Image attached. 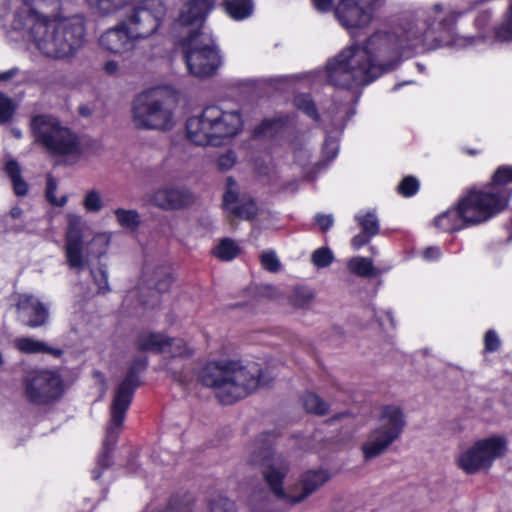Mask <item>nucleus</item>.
<instances>
[{
    "mask_svg": "<svg viewBox=\"0 0 512 512\" xmlns=\"http://www.w3.org/2000/svg\"><path fill=\"white\" fill-rule=\"evenodd\" d=\"M164 354H168L171 357H187L192 354V350L188 347L186 342L182 339L168 338L165 344Z\"/></svg>",
    "mask_w": 512,
    "mask_h": 512,
    "instance_id": "e433bc0d",
    "label": "nucleus"
},
{
    "mask_svg": "<svg viewBox=\"0 0 512 512\" xmlns=\"http://www.w3.org/2000/svg\"><path fill=\"white\" fill-rule=\"evenodd\" d=\"M213 2L214 0H191L183 5L178 22L185 29L187 36L205 32L203 23Z\"/></svg>",
    "mask_w": 512,
    "mask_h": 512,
    "instance_id": "6ab92c4d",
    "label": "nucleus"
},
{
    "mask_svg": "<svg viewBox=\"0 0 512 512\" xmlns=\"http://www.w3.org/2000/svg\"><path fill=\"white\" fill-rule=\"evenodd\" d=\"M260 262L262 267L270 272H277L281 267L280 260L273 250L263 251L260 255Z\"/></svg>",
    "mask_w": 512,
    "mask_h": 512,
    "instance_id": "79ce46f5",
    "label": "nucleus"
},
{
    "mask_svg": "<svg viewBox=\"0 0 512 512\" xmlns=\"http://www.w3.org/2000/svg\"><path fill=\"white\" fill-rule=\"evenodd\" d=\"M166 12L167 7L163 0H136L132 9L126 13L121 22L139 42L157 32Z\"/></svg>",
    "mask_w": 512,
    "mask_h": 512,
    "instance_id": "4468645a",
    "label": "nucleus"
},
{
    "mask_svg": "<svg viewBox=\"0 0 512 512\" xmlns=\"http://www.w3.org/2000/svg\"><path fill=\"white\" fill-rule=\"evenodd\" d=\"M508 452V441L500 435H493L475 441L456 457L457 466L466 474L488 470L498 458Z\"/></svg>",
    "mask_w": 512,
    "mask_h": 512,
    "instance_id": "ddd939ff",
    "label": "nucleus"
},
{
    "mask_svg": "<svg viewBox=\"0 0 512 512\" xmlns=\"http://www.w3.org/2000/svg\"><path fill=\"white\" fill-rule=\"evenodd\" d=\"M61 0H3L0 25L21 33L43 56L65 60L74 57L85 44L82 17H61Z\"/></svg>",
    "mask_w": 512,
    "mask_h": 512,
    "instance_id": "f03ea898",
    "label": "nucleus"
},
{
    "mask_svg": "<svg viewBox=\"0 0 512 512\" xmlns=\"http://www.w3.org/2000/svg\"><path fill=\"white\" fill-rule=\"evenodd\" d=\"M17 311L18 319L30 328L43 326L48 320L47 308L32 295H20Z\"/></svg>",
    "mask_w": 512,
    "mask_h": 512,
    "instance_id": "4be33fe9",
    "label": "nucleus"
},
{
    "mask_svg": "<svg viewBox=\"0 0 512 512\" xmlns=\"http://www.w3.org/2000/svg\"><path fill=\"white\" fill-rule=\"evenodd\" d=\"M237 162V155L235 151L229 149L216 158V166L221 171H228L234 167Z\"/></svg>",
    "mask_w": 512,
    "mask_h": 512,
    "instance_id": "37998d69",
    "label": "nucleus"
},
{
    "mask_svg": "<svg viewBox=\"0 0 512 512\" xmlns=\"http://www.w3.org/2000/svg\"><path fill=\"white\" fill-rule=\"evenodd\" d=\"M405 425V415L399 406H383L375 427L361 445L364 460L370 461L385 453L395 441L400 439Z\"/></svg>",
    "mask_w": 512,
    "mask_h": 512,
    "instance_id": "1a4fd4ad",
    "label": "nucleus"
},
{
    "mask_svg": "<svg viewBox=\"0 0 512 512\" xmlns=\"http://www.w3.org/2000/svg\"><path fill=\"white\" fill-rule=\"evenodd\" d=\"M95 284L98 287V293H105L109 290L107 271L100 268L97 272H92Z\"/></svg>",
    "mask_w": 512,
    "mask_h": 512,
    "instance_id": "de8ad7c7",
    "label": "nucleus"
},
{
    "mask_svg": "<svg viewBox=\"0 0 512 512\" xmlns=\"http://www.w3.org/2000/svg\"><path fill=\"white\" fill-rule=\"evenodd\" d=\"M374 12L373 0H340L334 9L337 20L352 37L371 23Z\"/></svg>",
    "mask_w": 512,
    "mask_h": 512,
    "instance_id": "dca6fc26",
    "label": "nucleus"
},
{
    "mask_svg": "<svg viewBox=\"0 0 512 512\" xmlns=\"http://www.w3.org/2000/svg\"><path fill=\"white\" fill-rule=\"evenodd\" d=\"M227 14L234 20H243L250 17L254 10L252 0H224Z\"/></svg>",
    "mask_w": 512,
    "mask_h": 512,
    "instance_id": "bb28decb",
    "label": "nucleus"
},
{
    "mask_svg": "<svg viewBox=\"0 0 512 512\" xmlns=\"http://www.w3.org/2000/svg\"><path fill=\"white\" fill-rule=\"evenodd\" d=\"M209 512H235V507L230 500L219 498L211 503Z\"/></svg>",
    "mask_w": 512,
    "mask_h": 512,
    "instance_id": "09e8293b",
    "label": "nucleus"
},
{
    "mask_svg": "<svg viewBox=\"0 0 512 512\" xmlns=\"http://www.w3.org/2000/svg\"><path fill=\"white\" fill-rule=\"evenodd\" d=\"M188 72L198 78L213 75L222 64V56L208 32L188 35L182 42Z\"/></svg>",
    "mask_w": 512,
    "mask_h": 512,
    "instance_id": "9b49d317",
    "label": "nucleus"
},
{
    "mask_svg": "<svg viewBox=\"0 0 512 512\" xmlns=\"http://www.w3.org/2000/svg\"><path fill=\"white\" fill-rule=\"evenodd\" d=\"M485 349L489 352H495L500 346V339L496 332L488 331L484 338Z\"/></svg>",
    "mask_w": 512,
    "mask_h": 512,
    "instance_id": "3c124183",
    "label": "nucleus"
},
{
    "mask_svg": "<svg viewBox=\"0 0 512 512\" xmlns=\"http://www.w3.org/2000/svg\"><path fill=\"white\" fill-rule=\"evenodd\" d=\"M84 221L80 215L70 213L67 215V230L65 235V256L70 268L83 270L89 261V256L101 257L106 254L111 238V232H100L94 235L87 244V251L83 244Z\"/></svg>",
    "mask_w": 512,
    "mask_h": 512,
    "instance_id": "6e6552de",
    "label": "nucleus"
},
{
    "mask_svg": "<svg viewBox=\"0 0 512 512\" xmlns=\"http://www.w3.org/2000/svg\"><path fill=\"white\" fill-rule=\"evenodd\" d=\"M458 14L450 7L434 4L415 18L387 31L374 33L364 45L343 49L326 65V77L334 86L367 85L394 69L402 57L419 49L458 45L454 26Z\"/></svg>",
    "mask_w": 512,
    "mask_h": 512,
    "instance_id": "f257e3e1",
    "label": "nucleus"
},
{
    "mask_svg": "<svg viewBox=\"0 0 512 512\" xmlns=\"http://www.w3.org/2000/svg\"><path fill=\"white\" fill-rule=\"evenodd\" d=\"M387 315H388V317L390 318V321L392 322L391 314H390V313H388Z\"/></svg>",
    "mask_w": 512,
    "mask_h": 512,
    "instance_id": "0e129e2a",
    "label": "nucleus"
},
{
    "mask_svg": "<svg viewBox=\"0 0 512 512\" xmlns=\"http://www.w3.org/2000/svg\"><path fill=\"white\" fill-rule=\"evenodd\" d=\"M355 221L361 227L362 231L368 236L374 237L379 232V221L375 211H359L354 216Z\"/></svg>",
    "mask_w": 512,
    "mask_h": 512,
    "instance_id": "c756f323",
    "label": "nucleus"
},
{
    "mask_svg": "<svg viewBox=\"0 0 512 512\" xmlns=\"http://www.w3.org/2000/svg\"><path fill=\"white\" fill-rule=\"evenodd\" d=\"M223 205L226 210L244 220L254 218L258 212L257 205L253 200L239 198L238 185L232 178L227 179Z\"/></svg>",
    "mask_w": 512,
    "mask_h": 512,
    "instance_id": "412c9836",
    "label": "nucleus"
},
{
    "mask_svg": "<svg viewBox=\"0 0 512 512\" xmlns=\"http://www.w3.org/2000/svg\"><path fill=\"white\" fill-rule=\"evenodd\" d=\"M14 112V104L4 94L0 93V123L8 121Z\"/></svg>",
    "mask_w": 512,
    "mask_h": 512,
    "instance_id": "49530a36",
    "label": "nucleus"
},
{
    "mask_svg": "<svg viewBox=\"0 0 512 512\" xmlns=\"http://www.w3.org/2000/svg\"><path fill=\"white\" fill-rule=\"evenodd\" d=\"M419 189V182L412 176L405 177L398 186V191L405 197L413 196Z\"/></svg>",
    "mask_w": 512,
    "mask_h": 512,
    "instance_id": "a18cd8bd",
    "label": "nucleus"
},
{
    "mask_svg": "<svg viewBox=\"0 0 512 512\" xmlns=\"http://www.w3.org/2000/svg\"><path fill=\"white\" fill-rule=\"evenodd\" d=\"M338 150V140L331 137H327L323 147V153L325 157H327L329 161L333 160L337 156Z\"/></svg>",
    "mask_w": 512,
    "mask_h": 512,
    "instance_id": "8fccbe9b",
    "label": "nucleus"
},
{
    "mask_svg": "<svg viewBox=\"0 0 512 512\" xmlns=\"http://www.w3.org/2000/svg\"><path fill=\"white\" fill-rule=\"evenodd\" d=\"M89 7L99 15H113L127 6L132 5L136 0H86Z\"/></svg>",
    "mask_w": 512,
    "mask_h": 512,
    "instance_id": "393cba45",
    "label": "nucleus"
},
{
    "mask_svg": "<svg viewBox=\"0 0 512 512\" xmlns=\"http://www.w3.org/2000/svg\"><path fill=\"white\" fill-rule=\"evenodd\" d=\"M422 257L426 261H435L441 257V251L438 247H427L423 250Z\"/></svg>",
    "mask_w": 512,
    "mask_h": 512,
    "instance_id": "5fc2aeb1",
    "label": "nucleus"
},
{
    "mask_svg": "<svg viewBox=\"0 0 512 512\" xmlns=\"http://www.w3.org/2000/svg\"><path fill=\"white\" fill-rule=\"evenodd\" d=\"M293 162L300 167L305 168L310 160V152L302 140L294 139L289 145Z\"/></svg>",
    "mask_w": 512,
    "mask_h": 512,
    "instance_id": "f704fd0d",
    "label": "nucleus"
},
{
    "mask_svg": "<svg viewBox=\"0 0 512 512\" xmlns=\"http://www.w3.org/2000/svg\"><path fill=\"white\" fill-rule=\"evenodd\" d=\"M172 281V276L167 267L161 266L154 270L146 269L140 285L128 292L125 302H132L137 299L139 303L148 305L150 300L146 297H149L152 299L151 306H153L159 301V293L167 291Z\"/></svg>",
    "mask_w": 512,
    "mask_h": 512,
    "instance_id": "f3484780",
    "label": "nucleus"
},
{
    "mask_svg": "<svg viewBox=\"0 0 512 512\" xmlns=\"http://www.w3.org/2000/svg\"><path fill=\"white\" fill-rule=\"evenodd\" d=\"M248 453L249 463L262 468L264 480L274 496L290 504L304 501L331 478L327 470H309L302 474L299 483L285 485L289 463L282 454L274 450L270 434H263L250 444Z\"/></svg>",
    "mask_w": 512,
    "mask_h": 512,
    "instance_id": "7ed1b4c3",
    "label": "nucleus"
},
{
    "mask_svg": "<svg viewBox=\"0 0 512 512\" xmlns=\"http://www.w3.org/2000/svg\"><path fill=\"white\" fill-rule=\"evenodd\" d=\"M243 130L242 115L238 110H224L217 105L205 107L186 121V136L196 145L220 146Z\"/></svg>",
    "mask_w": 512,
    "mask_h": 512,
    "instance_id": "39448f33",
    "label": "nucleus"
},
{
    "mask_svg": "<svg viewBox=\"0 0 512 512\" xmlns=\"http://www.w3.org/2000/svg\"><path fill=\"white\" fill-rule=\"evenodd\" d=\"M314 219L323 232L329 230L334 223V218L331 214H317Z\"/></svg>",
    "mask_w": 512,
    "mask_h": 512,
    "instance_id": "864d4df0",
    "label": "nucleus"
},
{
    "mask_svg": "<svg viewBox=\"0 0 512 512\" xmlns=\"http://www.w3.org/2000/svg\"><path fill=\"white\" fill-rule=\"evenodd\" d=\"M21 171V167L16 160L10 159L6 162L5 172L11 180L13 190L17 196H24L28 192V184L22 178Z\"/></svg>",
    "mask_w": 512,
    "mask_h": 512,
    "instance_id": "cd10ccee",
    "label": "nucleus"
},
{
    "mask_svg": "<svg viewBox=\"0 0 512 512\" xmlns=\"http://www.w3.org/2000/svg\"><path fill=\"white\" fill-rule=\"evenodd\" d=\"M56 190H57V184L56 181L49 177L47 180V187H46V197L48 201L58 207H62L67 202V197L63 196L61 198L56 197Z\"/></svg>",
    "mask_w": 512,
    "mask_h": 512,
    "instance_id": "c03bdc74",
    "label": "nucleus"
},
{
    "mask_svg": "<svg viewBox=\"0 0 512 512\" xmlns=\"http://www.w3.org/2000/svg\"><path fill=\"white\" fill-rule=\"evenodd\" d=\"M113 214L118 225L131 232L136 231L141 223L140 215L134 209L117 208Z\"/></svg>",
    "mask_w": 512,
    "mask_h": 512,
    "instance_id": "c85d7f7f",
    "label": "nucleus"
},
{
    "mask_svg": "<svg viewBox=\"0 0 512 512\" xmlns=\"http://www.w3.org/2000/svg\"><path fill=\"white\" fill-rule=\"evenodd\" d=\"M22 213H23V211H22V209L20 207H13L10 210L11 217H13L15 219L20 218Z\"/></svg>",
    "mask_w": 512,
    "mask_h": 512,
    "instance_id": "bf43d9fd",
    "label": "nucleus"
},
{
    "mask_svg": "<svg viewBox=\"0 0 512 512\" xmlns=\"http://www.w3.org/2000/svg\"><path fill=\"white\" fill-rule=\"evenodd\" d=\"M371 238H372V236H368L366 233H364L362 231V233H360L352 238L351 244L354 249H359L362 246L366 245L370 241Z\"/></svg>",
    "mask_w": 512,
    "mask_h": 512,
    "instance_id": "6e6d98bb",
    "label": "nucleus"
},
{
    "mask_svg": "<svg viewBox=\"0 0 512 512\" xmlns=\"http://www.w3.org/2000/svg\"><path fill=\"white\" fill-rule=\"evenodd\" d=\"M348 269L361 277H370L374 275L372 260L365 257H354L348 262Z\"/></svg>",
    "mask_w": 512,
    "mask_h": 512,
    "instance_id": "72a5a7b5",
    "label": "nucleus"
},
{
    "mask_svg": "<svg viewBox=\"0 0 512 512\" xmlns=\"http://www.w3.org/2000/svg\"><path fill=\"white\" fill-rule=\"evenodd\" d=\"M212 253L221 261H231L240 253V247L234 240L223 238L219 244L213 248Z\"/></svg>",
    "mask_w": 512,
    "mask_h": 512,
    "instance_id": "7c9ffc66",
    "label": "nucleus"
},
{
    "mask_svg": "<svg viewBox=\"0 0 512 512\" xmlns=\"http://www.w3.org/2000/svg\"><path fill=\"white\" fill-rule=\"evenodd\" d=\"M104 203L101 193L98 190H89L83 198V207L87 212L98 213L103 208Z\"/></svg>",
    "mask_w": 512,
    "mask_h": 512,
    "instance_id": "58836bf2",
    "label": "nucleus"
},
{
    "mask_svg": "<svg viewBox=\"0 0 512 512\" xmlns=\"http://www.w3.org/2000/svg\"><path fill=\"white\" fill-rule=\"evenodd\" d=\"M15 347L26 354L50 353L51 349L43 342L30 337L15 339Z\"/></svg>",
    "mask_w": 512,
    "mask_h": 512,
    "instance_id": "473e14b6",
    "label": "nucleus"
},
{
    "mask_svg": "<svg viewBox=\"0 0 512 512\" xmlns=\"http://www.w3.org/2000/svg\"><path fill=\"white\" fill-rule=\"evenodd\" d=\"M172 376L179 383H182V384L186 383V377H184L181 373H177L175 371H172Z\"/></svg>",
    "mask_w": 512,
    "mask_h": 512,
    "instance_id": "052dcab7",
    "label": "nucleus"
},
{
    "mask_svg": "<svg viewBox=\"0 0 512 512\" xmlns=\"http://www.w3.org/2000/svg\"><path fill=\"white\" fill-rule=\"evenodd\" d=\"M199 381L213 389L223 404H231L246 397L259 385L266 384L258 365H243L237 360H213L207 362L198 372Z\"/></svg>",
    "mask_w": 512,
    "mask_h": 512,
    "instance_id": "20e7f679",
    "label": "nucleus"
},
{
    "mask_svg": "<svg viewBox=\"0 0 512 512\" xmlns=\"http://www.w3.org/2000/svg\"><path fill=\"white\" fill-rule=\"evenodd\" d=\"M417 67H418L419 71H423L424 70V67L422 65H420V64H418Z\"/></svg>",
    "mask_w": 512,
    "mask_h": 512,
    "instance_id": "e2e57ef3",
    "label": "nucleus"
},
{
    "mask_svg": "<svg viewBox=\"0 0 512 512\" xmlns=\"http://www.w3.org/2000/svg\"><path fill=\"white\" fill-rule=\"evenodd\" d=\"M31 129L37 142L50 152L62 156L67 163L73 164L79 159L81 148L77 136L62 127L55 118L36 116L31 122Z\"/></svg>",
    "mask_w": 512,
    "mask_h": 512,
    "instance_id": "9d476101",
    "label": "nucleus"
},
{
    "mask_svg": "<svg viewBox=\"0 0 512 512\" xmlns=\"http://www.w3.org/2000/svg\"><path fill=\"white\" fill-rule=\"evenodd\" d=\"M63 393L60 376L50 370H35L26 375L23 381L25 399L36 405L49 404Z\"/></svg>",
    "mask_w": 512,
    "mask_h": 512,
    "instance_id": "2eb2a0df",
    "label": "nucleus"
},
{
    "mask_svg": "<svg viewBox=\"0 0 512 512\" xmlns=\"http://www.w3.org/2000/svg\"><path fill=\"white\" fill-rule=\"evenodd\" d=\"M482 18H483V20H486V19H488V18H489V16H488V14H484V15H482L479 19H477V24H479V23H480V21H481V19H482Z\"/></svg>",
    "mask_w": 512,
    "mask_h": 512,
    "instance_id": "680f3d73",
    "label": "nucleus"
},
{
    "mask_svg": "<svg viewBox=\"0 0 512 512\" xmlns=\"http://www.w3.org/2000/svg\"><path fill=\"white\" fill-rule=\"evenodd\" d=\"M102 70L108 76H119L121 66L118 61L110 59L103 63Z\"/></svg>",
    "mask_w": 512,
    "mask_h": 512,
    "instance_id": "603ef678",
    "label": "nucleus"
},
{
    "mask_svg": "<svg viewBox=\"0 0 512 512\" xmlns=\"http://www.w3.org/2000/svg\"><path fill=\"white\" fill-rule=\"evenodd\" d=\"M166 340L167 337L163 334L143 332L138 336L136 345L138 349L142 351H153L164 354Z\"/></svg>",
    "mask_w": 512,
    "mask_h": 512,
    "instance_id": "a878e982",
    "label": "nucleus"
},
{
    "mask_svg": "<svg viewBox=\"0 0 512 512\" xmlns=\"http://www.w3.org/2000/svg\"><path fill=\"white\" fill-rule=\"evenodd\" d=\"M312 263L318 268L329 266L333 261V253L328 248H318L311 256Z\"/></svg>",
    "mask_w": 512,
    "mask_h": 512,
    "instance_id": "a19ab883",
    "label": "nucleus"
},
{
    "mask_svg": "<svg viewBox=\"0 0 512 512\" xmlns=\"http://www.w3.org/2000/svg\"><path fill=\"white\" fill-rule=\"evenodd\" d=\"M312 2L319 12H328L333 8V0H312Z\"/></svg>",
    "mask_w": 512,
    "mask_h": 512,
    "instance_id": "4d7b16f0",
    "label": "nucleus"
},
{
    "mask_svg": "<svg viewBox=\"0 0 512 512\" xmlns=\"http://www.w3.org/2000/svg\"><path fill=\"white\" fill-rule=\"evenodd\" d=\"M176 96L168 87H155L138 94L132 102L135 127L168 131L175 126Z\"/></svg>",
    "mask_w": 512,
    "mask_h": 512,
    "instance_id": "423d86ee",
    "label": "nucleus"
},
{
    "mask_svg": "<svg viewBox=\"0 0 512 512\" xmlns=\"http://www.w3.org/2000/svg\"><path fill=\"white\" fill-rule=\"evenodd\" d=\"M434 224L437 228L445 232L459 231L469 227L462 217L461 210L458 208L457 203L438 215L434 220Z\"/></svg>",
    "mask_w": 512,
    "mask_h": 512,
    "instance_id": "5701e85b",
    "label": "nucleus"
},
{
    "mask_svg": "<svg viewBox=\"0 0 512 512\" xmlns=\"http://www.w3.org/2000/svg\"><path fill=\"white\" fill-rule=\"evenodd\" d=\"M137 41L127 30L126 25L119 21L115 26L106 29L98 38V45L103 51L121 56L132 52Z\"/></svg>",
    "mask_w": 512,
    "mask_h": 512,
    "instance_id": "a211bd4d",
    "label": "nucleus"
},
{
    "mask_svg": "<svg viewBox=\"0 0 512 512\" xmlns=\"http://www.w3.org/2000/svg\"><path fill=\"white\" fill-rule=\"evenodd\" d=\"M283 125L284 122L280 118L265 119L255 128L254 134L256 137H272L283 127Z\"/></svg>",
    "mask_w": 512,
    "mask_h": 512,
    "instance_id": "c9c22d12",
    "label": "nucleus"
},
{
    "mask_svg": "<svg viewBox=\"0 0 512 512\" xmlns=\"http://www.w3.org/2000/svg\"><path fill=\"white\" fill-rule=\"evenodd\" d=\"M18 72L17 68H12L8 71L0 73V81H7L11 79Z\"/></svg>",
    "mask_w": 512,
    "mask_h": 512,
    "instance_id": "13d9d810",
    "label": "nucleus"
},
{
    "mask_svg": "<svg viewBox=\"0 0 512 512\" xmlns=\"http://www.w3.org/2000/svg\"><path fill=\"white\" fill-rule=\"evenodd\" d=\"M509 183H512V166H500L493 175L492 183L486 187L497 194H504L507 206L511 196L510 190L506 187Z\"/></svg>",
    "mask_w": 512,
    "mask_h": 512,
    "instance_id": "b1692460",
    "label": "nucleus"
},
{
    "mask_svg": "<svg viewBox=\"0 0 512 512\" xmlns=\"http://www.w3.org/2000/svg\"><path fill=\"white\" fill-rule=\"evenodd\" d=\"M456 203L469 227L490 220L506 208L504 194L490 191L486 186L467 189Z\"/></svg>",
    "mask_w": 512,
    "mask_h": 512,
    "instance_id": "f8f14e48",
    "label": "nucleus"
},
{
    "mask_svg": "<svg viewBox=\"0 0 512 512\" xmlns=\"http://www.w3.org/2000/svg\"><path fill=\"white\" fill-rule=\"evenodd\" d=\"M295 106L312 119L318 118V112L311 97L307 94H299L294 99Z\"/></svg>",
    "mask_w": 512,
    "mask_h": 512,
    "instance_id": "ea45409f",
    "label": "nucleus"
},
{
    "mask_svg": "<svg viewBox=\"0 0 512 512\" xmlns=\"http://www.w3.org/2000/svg\"><path fill=\"white\" fill-rule=\"evenodd\" d=\"M494 34L500 42H512V0L509 1L502 21L495 26Z\"/></svg>",
    "mask_w": 512,
    "mask_h": 512,
    "instance_id": "2f4dec72",
    "label": "nucleus"
},
{
    "mask_svg": "<svg viewBox=\"0 0 512 512\" xmlns=\"http://www.w3.org/2000/svg\"><path fill=\"white\" fill-rule=\"evenodd\" d=\"M303 405L309 413L323 415L328 411V404L314 393H308L304 396Z\"/></svg>",
    "mask_w": 512,
    "mask_h": 512,
    "instance_id": "4c0bfd02",
    "label": "nucleus"
},
{
    "mask_svg": "<svg viewBox=\"0 0 512 512\" xmlns=\"http://www.w3.org/2000/svg\"><path fill=\"white\" fill-rule=\"evenodd\" d=\"M146 201L163 210H175L187 205L191 201V195L185 189L165 185L147 194Z\"/></svg>",
    "mask_w": 512,
    "mask_h": 512,
    "instance_id": "aec40b11",
    "label": "nucleus"
},
{
    "mask_svg": "<svg viewBox=\"0 0 512 512\" xmlns=\"http://www.w3.org/2000/svg\"><path fill=\"white\" fill-rule=\"evenodd\" d=\"M146 359H140L130 368L124 380L119 384L115 391V395L111 404V418L106 428V435L103 441V451L100 454L97 466L92 472L94 480H98L104 469L111 464L110 454L117 442L118 435L121 431L126 411L128 410L134 389L138 385V370L146 367Z\"/></svg>",
    "mask_w": 512,
    "mask_h": 512,
    "instance_id": "0eeeda50",
    "label": "nucleus"
}]
</instances>
